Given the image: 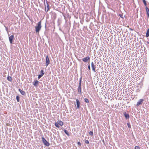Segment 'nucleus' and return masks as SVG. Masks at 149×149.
<instances>
[{
	"label": "nucleus",
	"mask_w": 149,
	"mask_h": 149,
	"mask_svg": "<svg viewBox=\"0 0 149 149\" xmlns=\"http://www.w3.org/2000/svg\"><path fill=\"white\" fill-rule=\"evenodd\" d=\"M41 22L40 21L37 24V25L35 27L36 31V33H39L40 30L42 26H41Z\"/></svg>",
	"instance_id": "nucleus-1"
},
{
	"label": "nucleus",
	"mask_w": 149,
	"mask_h": 149,
	"mask_svg": "<svg viewBox=\"0 0 149 149\" xmlns=\"http://www.w3.org/2000/svg\"><path fill=\"white\" fill-rule=\"evenodd\" d=\"M42 141L44 145L45 146H49L50 144L47 141L44 137L42 138Z\"/></svg>",
	"instance_id": "nucleus-2"
},
{
	"label": "nucleus",
	"mask_w": 149,
	"mask_h": 149,
	"mask_svg": "<svg viewBox=\"0 0 149 149\" xmlns=\"http://www.w3.org/2000/svg\"><path fill=\"white\" fill-rule=\"evenodd\" d=\"M144 101L143 99H139L138 102H137L136 106L137 107H138L141 105L142 104V103Z\"/></svg>",
	"instance_id": "nucleus-3"
},
{
	"label": "nucleus",
	"mask_w": 149,
	"mask_h": 149,
	"mask_svg": "<svg viewBox=\"0 0 149 149\" xmlns=\"http://www.w3.org/2000/svg\"><path fill=\"white\" fill-rule=\"evenodd\" d=\"M50 63V61L49 58L48 56L47 55L46 58V65L47 66Z\"/></svg>",
	"instance_id": "nucleus-4"
},
{
	"label": "nucleus",
	"mask_w": 149,
	"mask_h": 149,
	"mask_svg": "<svg viewBox=\"0 0 149 149\" xmlns=\"http://www.w3.org/2000/svg\"><path fill=\"white\" fill-rule=\"evenodd\" d=\"M91 66L92 68V70L94 72H96L95 68H96V65L94 64L93 62H92L91 63Z\"/></svg>",
	"instance_id": "nucleus-5"
},
{
	"label": "nucleus",
	"mask_w": 149,
	"mask_h": 149,
	"mask_svg": "<svg viewBox=\"0 0 149 149\" xmlns=\"http://www.w3.org/2000/svg\"><path fill=\"white\" fill-rule=\"evenodd\" d=\"M77 90L79 94L81 95V85H79V86L77 88Z\"/></svg>",
	"instance_id": "nucleus-6"
},
{
	"label": "nucleus",
	"mask_w": 149,
	"mask_h": 149,
	"mask_svg": "<svg viewBox=\"0 0 149 149\" xmlns=\"http://www.w3.org/2000/svg\"><path fill=\"white\" fill-rule=\"evenodd\" d=\"M90 58L89 56H87L85 58H83L82 59V61L83 62H87L88 61L90 60Z\"/></svg>",
	"instance_id": "nucleus-7"
},
{
	"label": "nucleus",
	"mask_w": 149,
	"mask_h": 149,
	"mask_svg": "<svg viewBox=\"0 0 149 149\" xmlns=\"http://www.w3.org/2000/svg\"><path fill=\"white\" fill-rule=\"evenodd\" d=\"M14 39V36L13 35L9 37V41L11 44H12L13 42V40Z\"/></svg>",
	"instance_id": "nucleus-8"
},
{
	"label": "nucleus",
	"mask_w": 149,
	"mask_h": 149,
	"mask_svg": "<svg viewBox=\"0 0 149 149\" xmlns=\"http://www.w3.org/2000/svg\"><path fill=\"white\" fill-rule=\"evenodd\" d=\"M76 103H77V108L79 109V108H80V102H79V101L78 100V99H76Z\"/></svg>",
	"instance_id": "nucleus-9"
},
{
	"label": "nucleus",
	"mask_w": 149,
	"mask_h": 149,
	"mask_svg": "<svg viewBox=\"0 0 149 149\" xmlns=\"http://www.w3.org/2000/svg\"><path fill=\"white\" fill-rule=\"evenodd\" d=\"M123 114L124 115L125 118L126 119H128L129 118V115L127 113L125 112L123 113Z\"/></svg>",
	"instance_id": "nucleus-10"
},
{
	"label": "nucleus",
	"mask_w": 149,
	"mask_h": 149,
	"mask_svg": "<svg viewBox=\"0 0 149 149\" xmlns=\"http://www.w3.org/2000/svg\"><path fill=\"white\" fill-rule=\"evenodd\" d=\"M19 91L22 95H26V93L25 92H24V91L22 90L21 89H19Z\"/></svg>",
	"instance_id": "nucleus-11"
},
{
	"label": "nucleus",
	"mask_w": 149,
	"mask_h": 149,
	"mask_svg": "<svg viewBox=\"0 0 149 149\" xmlns=\"http://www.w3.org/2000/svg\"><path fill=\"white\" fill-rule=\"evenodd\" d=\"M146 14L147 15V16L149 17V9L147 7H146Z\"/></svg>",
	"instance_id": "nucleus-12"
},
{
	"label": "nucleus",
	"mask_w": 149,
	"mask_h": 149,
	"mask_svg": "<svg viewBox=\"0 0 149 149\" xmlns=\"http://www.w3.org/2000/svg\"><path fill=\"white\" fill-rule=\"evenodd\" d=\"M39 82V81L36 80L35 81L34 83L33 84V85L35 86H37L38 85Z\"/></svg>",
	"instance_id": "nucleus-13"
},
{
	"label": "nucleus",
	"mask_w": 149,
	"mask_h": 149,
	"mask_svg": "<svg viewBox=\"0 0 149 149\" xmlns=\"http://www.w3.org/2000/svg\"><path fill=\"white\" fill-rule=\"evenodd\" d=\"M47 3V10L46 11V7H45V11H46V12H47L49 10V4H48L47 1V3Z\"/></svg>",
	"instance_id": "nucleus-14"
},
{
	"label": "nucleus",
	"mask_w": 149,
	"mask_h": 149,
	"mask_svg": "<svg viewBox=\"0 0 149 149\" xmlns=\"http://www.w3.org/2000/svg\"><path fill=\"white\" fill-rule=\"evenodd\" d=\"M57 123H58L59 125H60L61 126H62L63 124V122H62L61 121L58 120L57 121Z\"/></svg>",
	"instance_id": "nucleus-15"
},
{
	"label": "nucleus",
	"mask_w": 149,
	"mask_h": 149,
	"mask_svg": "<svg viewBox=\"0 0 149 149\" xmlns=\"http://www.w3.org/2000/svg\"><path fill=\"white\" fill-rule=\"evenodd\" d=\"M7 79L8 81H12V79L11 77L9 76H8L7 77Z\"/></svg>",
	"instance_id": "nucleus-16"
},
{
	"label": "nucleus",
	"mask_w": 149,
	"mask_h": 149,
	"mask_svg": "<svg viewBox=\"0 0 149 149\" xmlns=\"http://www.w3.org/2000/svg\"><path fill=\"white\" fill-rule=\"evenodd\" d=\"M149 36V29H148L147 31V32L146 34V36L147 37H148Z\"/></svg>",
	"instance_id": "nucleus-17"
},
{
	"label": "nucleus",
	"mask_w": 149,
	"mask_h": 149,
	"mask_svg": "<svg viewBox=\"0 0 149 149\" xmlns=\"http://www.w3.org/2000/svg\"><path fill=\"white\" fill-rule=\"evenodd\" d=\"M64 132L68 136H69L70 135L68 132L66 130L64 129Z\"/></svg>",
	"instance_id": "nucleus-18"
},
{
	"label": "nucleus",
	"mask_w": 149,
	"mask_h": 149,
	"mask_svg": "<svg viewBox=\"0 0 149 149\" xmlns=\"http://www.w3.org/2000/svg\"><path fill=\"white\" fill-rule=\"evenodd\" d=\"M55 125L56 127L58 128H59L60 127V126H59L58 123H57L56 122L55 123Z\"/></svg>",
	"instance_id": "nucleus-19"
},
{
	"label": "nucleus",
	"mask_w": 149,
	"mask_h": 149,
	"mask_svg": "<svg viewBox=\"0 0 149 149\" xmlns=\"http://www.w3.org/2000/svg\"><path fill=\"white\" fill-rule=\"evenodd\" d=\"M16 100L17 101V102H19V96H17L16 97Z\"/></svg>",
	"instance_id": "nucleus-20"
},
{
	"label": "nucleus",
	"mask_w": 149,
	"mask_h": 149,
	"mask_svg": "<svg viewBox=\"0 0 149 149\" xmlns=\"http://www.w3.org/2000/svg\"><path fill=\"white\" fill-rule=\"evenodd\" d=\"M89 134L91 136H93V132L92 131H90L89 132Z\"/></svg>",
	"instance_id": "nucleus-21"
},
{
	"label": "nucleus",
	"mask_w": 149,
	"mask_h": 149,
	"mask_svg": "<svg viewBox=\"0 0 149 149\" xmlns=\"http://www.w3.org/2000/svg\"><path fill=\"white\" fill-rule=\"evenodd\" d=\"M81 79H82V77H81V78H80V79H79V85H81Z\"/></svg>",
	"instance_id": "nucleus-22"
},
{
	"label": "nucleus",
	"mask_w": 149,
	"mask_h": 149,
	"mask_svg": "<svg viewBox=\"0 0 149 149\" xmlns=\"http://www.w3.org/2000/svg\"><path fill=\"white\" fill-rule=\"evenodd\" d=\"M84 101L86 103H88L89 102L88 100L86 98H85L84 99Z\"/></svg>",
	"instance_id": "nucleus-23"
},
{
	"label": "nucleus",
	"mask_w": 149,
	"mask_h": 149,
	"mask_svg": "<svg viewBox=\"0 0 149 149\" xmlns=\"http://www.w3.org/2000/svg\"><path fill=\"white\" fill-rule=\"evenodd\" d=\"M142 1H143V2L144 3V4L146 6L147 5V4L146 2V0H142Z\"/></svg>",
	"instance_id": "nucleus-24"
},
{
	"label": "nucleus",
	"mask_w": 149,
	"mask_h": 149,
	"mask_svg": "<svg viewBox=\"0 0 149 149\" xmlns=\"http://www.w3.org/2000/svg\"><path fill=\"white\" fill-rule=\"evenodd\" d=\"M43 75H42L40 74L38 75V79H40L41 77H42Z\"/></svg>",
	"instance_id": "nucleus-25"
},
{
	"label": "nucleus",
	"mask_w": 149,
	"mask_h": 149,
	"mask_svg": "<svg viewBox=\"0 0 149 149\" xmlns=\"http://www.w3.org/2000/svg\"><path fill=\"white\" fill-rule=\"evenodd\" d=\"M41 74L42 75H44V71L42 70H41Z\"/></svg>",
	"instance_id": "nucleus-26"
},
{
	"label": "nucleus",
	"mask_w": 149,
	"mask_h": 149,
	"mask_svg": "<svg viewBox=\"0 0 149 149\" xmlns=\"http://www.w3.org/2000/svg\"><path fill=\"white\" fill-rule=\"evenodd\" d=\"M127 125L129 128L131 127V125L130 123H127Z\"/></svg>",
	"instance_id": "nucleus-27"
},
{
	"label": "nucleus",
	"mask_w": 149,
	"mask_h": 149,
	"mask_svg": "<svg viewBox=\"0 0 149 149\" xmlns=\"http://www.w3.org/2000/svg\"><path fill=\"white\" fill-rule=\"evenodd\" d=\"M135 149H140L139 146H136L135 147Z\"/></svg>",
	"instance_id": "nucleus-28"
},
{
	"label": "nucleus",
	"mask_w": 149,
	"mask_h": 149,
	"mask_svg": "<svg viewBox=\"0 0 149 149\" xmlns=\"http://www.w3.org/2000/svg\"><path fill=\"white\" fill-rule=\"evenodd\" d=\"M85 143L87 144H88L89 143V141L87 140H86L85 141Z\"/></svg>",
	"instance_id": "nucleus-29"
},
{
	"label": "nucleus",
	"mask_w": 149,
	"mask_h": 149,
	"mask_svg": "<svg viewBox=\"0 0 149 149\" xmlns=\"http://www.w3.org/2000/svg\"><path fill=\"white\" fill-rule=\"evenodd\" d=\"M88 69L90 70H91V68H90V65L89 64L88 65Z\"/></svg>",
	"instance_id": "nucleus-30"
},
{
	"label": "nucleus",
	"mask_w": 149,
	"mask_h": 149,
	"mask_svg": "<svg viewBox=\"0 0 149 149\" xmlns=\"http://www.w3.org/2000/svg\"><path fill=\"white\" fill-rule=\"evenodd\" d=\"M77 144L79 146H81V143L79 142H77Z\"/></svg>",
	"instance_id": "nucleus-31"
},
{
	"label": "nucleus",
	"mask_w": 149,
	"mask_h": 149,
	"mask_svg": "<svg viewBox=\"0 0 149 149\" xmlns=\"http://www.w3.org/2000/svg\"><path fill=\"white\" fill-rule=\"evenodd\" d=\"M121 17H122V18H123V17H122V16H123V15H119Z\"/></svg>",
	"instance_id": "nucleus-32"
},
{
	"label": "nucleus",
	"mask_w": 149,
	"mask_h": 149,
	"mask_svg": "<svg viewBox=\"0 0 149 149\" xmlns=\"http://www.w3.org/2000/svg\"><path fill=\"white\" fill-rule=\"evenodd\" d=\"M6 31H8V28L7 27H6Z\"/></svg>",
	"instance_id": "nucleus-33"
},
{
	"label": "nucleus",
	"mask_w": 149,
	"mask_h": 149,
	"mask_svg": "<svg viewBox=\"0 0 149 149\" xmlns=\"http://www.w3.org/2000/svg\"><path fill=\"white\" fill-rule=\"evenodd\" d=\"M45 0H44V3H45V6H46V5H45ZM46 1H47V0H46Z\"/></svg>",
	"instance_id": "nucleus-34"
},
{
	"label": "nucleus",
	"mask_w": 149,
	"mask_h": 149,
	"mask_svg": "<svg viewBox=\"0 0 149 149\" xmlns=\"http://www.w3.org/2000/svg\"><path fill=\"white\" fill-rule=\"evenodd\" d=\"M103 142H104V140H103Z\"/></svg>",
	"instance_id": "nucleus-35"
}]
</instances>
